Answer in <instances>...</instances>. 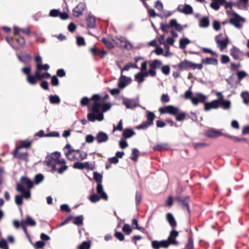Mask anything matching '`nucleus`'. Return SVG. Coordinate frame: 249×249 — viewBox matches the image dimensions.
I'll return each instance as SVG.
<instances>
[{"mask_svg":"<svg viewBox=\"0 0 249 249\" xmlns=\"http://www.w3.org/2000/svg\"><path fill=\"white\" fill-rule=\"evenodd\" d=\"M108 98L107 94H106L104 97H100L96 94L92 96L91 99L94 103L91 109H89L91 112L89 113L87 116L89 121L94 122L96 120L101 121L104 119L103 112L107 111L111 107L110 103L106 102Z\"/></svg>","mask_w":249,"mask_h":249,"instance_id":"nucleus-1","label":"nucleus"},{"mask_svg":"<svg viewBox=\"0 0 249 249\" xmlns=\"http://www.w3.org/2000/svg\"><path fill=\"white\" fill-rule=\"evenodd\" d=\"M36 62V71L34 74H31V68L24 67L22 69V72L26 75V80L31 85H35L37 82L43 78H47V72L41 73L42 70H47V64L43 65L41 56H36L34 58Z\"/></svg>","mask_w":249,"mask_h":249,"instance_id":"nucleus-2","label":"nucleus"},{"mask_svg":"<svg viewBox=\"0 0 249 249\" xmlns=\"http://www.w3.org/2000/svg\"><path fill=\"white\" fill-rule=\"evenodd\" d=\"M67 169L66 161L64 159L61 158L60 153L55 152L49 156L48 170L52 172L57 171L58 174H62Z\"/></svg>","mask_w":249,"mask_h":249,"instance_id":"nucleus-3","label":"nucleus"},{"mask_svg":"<svg viewBox=\"0 0 249 249\" xmlns=\"http://www.w3.org/2000/svg\"><path fill=\"white\" fill-rule=\"evenodd\" d=\"M64 150L66 158L71 161L82 160L85 159L87 156L86 152L74 150L69 144L65 146Z\"/></svg>","mask_w":249,"mask_h":249,"instance_id":"nucleus-4","label":"nucleus"},{"mask_svg":"<svg viewBox=\"0 0 249 249\" xmlns=\"http://www.w3.org/2000/svg\"><path fill=\"white\" fill-rule=\"evenodd\" d=\"M96 193L91 195L89 197V199L92 203H95L99 201L100 199L104 200H107L108 196L104 191L102 184H97L96 187Z\"/></svg>","mask_w":249,"mask_h":249,"instance_id":"nucleus-5","label":"nucleus"},{"mask_svg":"<svg viewBox=\"0 0 249 249\" xmlns=\"http://www.w3.org/2000/svg\"><path fill=\"white\" fill-rule=\"evenodd\" d=\"M7 41L12 46L16 48L18 46L23 47L25 44L24 38L20 36H15L13 37L7 38Z\"/></svg>","mask_w":249,"mask_h":249,"instance_id":"nucleus-6","label":"nucleus"},{"mask_svg":"<svg viewBox=\"0 0 249 249\" xmlns=\"http://www.w3.org/2000/svg\"><path fill=\"white\" fill-rule=\"evenodd\" d=\"M222 34H219L215 37V40L217 44V47L220 49L221 51L226 49L229 43V38L226 37L221 38Z\"/></svg>","mask_w":249,"mask_h":249,"instance_id":"nucleus-7","label":"nucleus"},{"mask_svg":"<svg viewBox=\"0 0 249 249\" xmlns=\"http://www.w3.org/2000/svg\"><path fill=\"white\" fill-rule=\"evenodd\" d=\"M244 21V19L236 13L232 14L230 20V22L238 29H240L242 27V24Z\"/></svg>","mask_w":249,"mask_h":249,"instance_id":"nucleus-8","label":"nucleus"},{"mask_svg":"<svg viewBox=\"0 0 249 249\" xmlns=\"http://www.w3.org/2000/svg\"><path fill=\"white\" fill-rule=\"evenodd\" d=\"M159 112L161 114L170 113L176 115L178 112V109L173 106L169 105L160 107Z\"/></svg>","mask_w":249,"mask_h":249,"instance_id":"nucleus-9","label":"nucleus"},{"mask_svg":"<svg viewBox=\"0 0 249 249\" xmlns=\"http://www.w3.org/2000/svg\"><path fill=\"white\" fill-rule=\"evenodd\" d=\"M226 134L221 132L220 130H216L214 129H210L206 131L205 135L206 136L211 138H216L224 136Z\"/></svg>","mask_w":249,"mask_h":249,"instance_id":"nucleus-10","label":"nucleus"},{"mask_svg":"<svg viewBox=\"0 0 249 249\" xmlns=\"http://www.w3.org/2000/svg\"><path fill=\"white\" fill-rule=\"evenodd\" d=\"M178 232L173 229L170 232V235L166 241L168 242V246L169 245H178V242L176 240V237L178 236Z\"/></svg>","mask_w":249,"mask_h":249,"instance_id":"nucleus-11","label":"nucleus"},{"mask_svg":"<svg viewBox=\"0 0 249 249\" xmlns=\"http://www.w3.org/2000/svg\"><path fill=\"white\" fill-rule=\"evenodd\" d=\"M49 15L52 17H59L61 19L65 20L69 18L68 14L66 12H60L58 10L53 9L50 11Z\"/></svg>","mask_w":249,"mask_h":249,"instance_id":"nucleus-12","label":"nucleus"},{"mask_svg":"<svg viewBox=\"0 0 249 249\" xmlns=\"http://www.w3.org/2000/svg\"><path fill=\"white\" fill-rule=\"evenodd\" d=\"M207 97L204 94L197 93L193 97L191 98V101L194 105H197L198 103H205Z\"/></svg>","mask_w":249,"mask_h":249,"instance_id":"nucleus-13","label":"nucleus"},{"mask_svg":"<svg viewBox=\"0 0 249 249\" xmlns=\"http://www.w3.org/2000/svg\"><path fill=\"white\" fill-rule=\"evenodd\" d=\"M132 81L131 78L125 76L121 75L119 79L118 86L120 89H123Z\"/></svg>","mask_w":249,"mask_h":249,"instance_id":"nucleus-14","label":"nucleus"},{"mask_svg":"<svg viewBox=\"0 0 249 249\" xmlns=\"http://www.w3.org/2000/svg\"><path fill=\"white\" fill-rule=\"evenodd\" d=\"M220 106L218 101L213 100L210 102L204 103V110L206 111L213 109H217Z\"/></svg>","mask_w":249,"mask_h":249,"instance_id":"nucleus-15","label":"nucleus"},{"mask_svg":"<svg viewBox=\"0 0 249 249\" xmlns=\"http://www.w3.org/2000/svg\"><path fill=\"white\" fill-rule=\"evenodd\" d=\"M177 10L186 15L191 14L193 13V8L189 4L179 5L177 8Z\"/></svg>","mask_w":249,"mask_h":249,"instance_id":"nucleus-16","label":"nucleus"},{"mask_svg":"<svg viewBox=\"0 0 249 249\" xmlns=\"http://www.w3.org/2000/svg\"><path fill=\"white\" fill-rule=\"evenodd\" d=\"M86 5L84 3L80 2L73 9V15L74 16L78 17L82 14L83 11L86 8Z\"/></svg>","mask_w":249,"mask_h":249,"instance_id":"nucleus-17","label":"nucleus"},{"mask_svg":"<svg viewBox=\"0 0 249 249\" xmlns=\"http://www.w3.org/2000/svg\"><path fill=\"white\" fill-rule=\"evenodd\" d=\"M20 181V183H18L17 185H21L24 188V186H26L29 190L33 187V182L26 177H22Z\"/></svg>","mask_w":249,"mask_h":249,"instance_id":"nucleus-18","label":"nucleus"},{"mask_svg":"<svg viewBox=\"0 0 249 249\" xmlns=\"http://www.w3.org/2000/svg\"><path fill=\"white\" fill-rule=\"evenodd\" d=\"M152 246L154 249H160V248H166L168 247V243L165 240L160 241L154 240L152 242Z\"/></svg>","mask_w":249,"mask_h":249,"instance_id":"nucleus-19","label":"nucleus"},{"mask_svg":"<svg viewBox=\"0 0 249 249\" xmlns=\"http://www.w3.org/2000/svg\"><path fill=\"white\" fill-rule=\"evenodd\" d=\"M36 225V222L30 216H28L25 220H22L20 223V226L25 232H27L26 225L33 226Z\"/></svg>","mask_w":249,"mask_h":249,"instance_id":"nucleus-20","label":"nucleus"},{"mask_svg":"<svg viewBox=\"0 0 249 249\" xmlns=\"http://www.w3.org/2000/svg\"><path fill=\"white\" fill-rule=\"evenodd\" d=\"M13 29L14 34L16 36H18L20 32L27 35H30L31 34V31L29 28H20L18 27L14 26Z\"/></svg>","mask_w":249,"mask_h":249,"instance_id":"nucleus-21","label":"nucleus"},{"mask_svg":"<svg viewBox=\"0 0 249 249\" xmlns=\"http://www.w3.org/2000/svg\"><path fill=\"white\" fill-rule=\"evenodd\" d=\"M17 190L22 194V197L28 199L31 196L30 191L25 189L24 187H22L21 185H17Z\"/></svg>","mask_w":249,"mask_h":249,"instance_id":"nucleus-22","label":"nucleus"},{"mask_svg":"<svg viewBox=\"0 0 249 249\" xmlns=\"http://www.w3.org/2000/svg\"><path fill=\"white\" fill-rule=\"evenodd\" d=\"M123 104L127 108H134L137 106L136 101L132 99H124L123 100Z\"/></svg>","mask_w":249,"mask_h":249,"instance_id":"nucleus-23","label":"nucleus"},{"mask_svg":"<svg viewBox=\"0 0 249 249\" xmlns=\"http://www.w3.org/2000/svg\"><path fill=\"white\" fill-rule=\"evenodd\" d=\"M95 139L98 143L104 142L108 140V136L103 132H99L97 134Z\"/></svg>","mask_w":249,"mask_h":249,"instance_id":"nucleus-24","label":"nucleus"},{"mask_svg":"<svg viewBox=\"0 0 249 249\" xmlns=\"http://www.w3.org/2000/svg\"><path fill=\"white\" fill-rule=\"evenodd\" d=\"M225 2V0H212L210 6L214 10H218L219 9L220 5H223Z\"/></svg>","mask_w":249,"mask_h":249,"instance_id":"nucleus-25","label":"nucleus"},{"mask_svg":"<svg viewBox=\"0 0 249 249\" xmlns=\"http://www.w3.org/2000/svg\"><path fill=\"white\" fill-rule=\"evenodd\" d=\"M189 199V197H188V196L185 197H180L178 198L179 201L181 203V205L183 209H186L187 210V211L189 213H190V207H189V204H188Z\"/></svg>","mask_w":249,"mask_h":249,"instance_id":"nucleus-26","label":"nucleus"},{"mask_svg":"<svg viewBox=\"0 0 249 249\" xmlns=\"http://www.w3.org/2000/svg\"><path fill=\"white\" fill-rule=\"evenodd\" d=\"M230 54L235 59H239L241 56V51L236 47H232L230 51Z\"/></svg>","mask_w":249,"mask_h":249,"instance_id":"nucleus-27","label":"nucleus"},{"mask_svg":"<svg viewBox=\"0 0 249 249\" xmlns=\"http://www.w3.org/2000/svg\"><path fill=\"white\" fill-rule=\"evenodd\" d=\"M118 40L120 42V45L126 49L127 50H131L133 46L132 45L129 41L124 38H119Z\"/></svg>","mask_w":249,"mask_h":249,"instance_id":"nucleus-28","label":"nucleus"},{"mask_svg":"<svg viewBox=\"0 0 249 249\" xmlns=\"http://www.w3.org/2000/svg\"><path fill=\"white\" fill-rule=\"evenodd\" d=\"M73 168L78 169H89L90 168V166L89 163L88 162H76L74 163Z\"/></svg>","mask_w":249,"mask_h":249,"instance_id":"nucleus-29","label":"nucleus"},{"mask_svg":"<svg viewBox=\"0 0 249 249\" xmlns=\"http://www.w3.org/2000/svg\"><path fill=\"white\" fill-rule=\"evenodd\" d=\"M170 26L178 32H181L183 30L182 26L174 19L170 20Z\"/></svg>","mask_w":249,"mask_h":249,"instance_id":"nucleus-30","label":"nucleus"},{"mask_svg":"<svg viewBox=\"0 0 249 249\" xmlns=\"http://www.w3.org/2000/svg\"><path fill=\"white\" fill-rule=\"evenodd\" d=\"M192 62L185 60L181 62L178 65V67L180 69H191Z\"/></svg>","mask_w":249,"mask_h":249,"instance_id":"nucleus-31","label":"nucleus"},{"mask_svg":"<svg viewBox=\"0 0 249 249\" xmlns=\"http://www.w3.org/2000/svg\"><path fill=\"white\" fill-rule=\"evenodd\" d=\"M166 219L170 225L173 228L177 226V222L173 216V214L171 213H168L166 214Z\"/></svg>","mask_w":249,"mask_h":249,"instance_id":"nucleus-32","label":"nucleus"},{"mask_svg":"<svg viewBox=\"0 0 249 249\" xmlns=\"http://www.w3.org/2000/svg\"><path fill=\"white\" fill-rule=\"evenodd\" d=\"M202 63L208 65L212 64L213 65H217L218 64V61L215 58H206L202 59Z\"/></svg>","mask_w":249,"mask_h":249,"instance_id":"nucleus-33","label":"nucleus"},{"mask_svg":"<svg viewBox=\"0 0 249 249\" xmlns=\"http://www.w3.org/2000/svg\"><path fill=\"white\" fill-rule=\"evenodd\" d=\"M135 134V132L131 129H125L124 130L123 136L125 139L129 138Z\"/></svg>","mask_w":249,"mask_h":249,"instance_id":"nucleus-34","label":"nucleus"},{"mask_svg":"<svg viewBox=\"0 0 249 249\" xmlns=\"http://www.w3.org/2000/svg\"><path fill=\"white\" fill-rule=\"evenodd\" d=\"M199 25L201 28H206L209 25V20L207 17L201 18L199 21Z\"/></svg>","mask_w":249,"mask_h":249,"instance_id":"nucleus-35","label":"nucleus"},{"mask_svg":"<svg viewBox=\"0 0 249 249\" xmlns=\"http://www.w3.org/2000/svg\"><path fill=\"white\" fill-rule=\"evenodd\" d=\"M249 0H238L237 1V6L240 8L247 9L249 5Z\"/></svg>","mask_w":249,"mask_h":249,"instance_id":"nucleus-36","label":"nucleus"},{"mask_svg":"<svg viewBox=\"0 0 249 249\" xmlns=\"http://www.w3.org/2000/svg\"><path fill=\"white\" fill-rule=\"evenodd\" d=\"M191 41L187 38H181L179 40V48L181 49H185L186 45L190 44Z\"/></svg>","mask_w":249,"mask_h":249,"instance_id":"nucleus-37","label":"nucleus"},{"mask_svg":"<svg viewBox=\"0 0 249 249\" xmlns=\"http://www.w3.org/2000/svg\"><path fill=\"white\" fill-rule=\"evenodd\" d=\"M162 64L161 61L157 59L151 62L149 67L150 68L156 69L160 68Z\"/></svg>","mask_w":249,"mask_h":249,"instance_id":"nucleus-38","label":"nucleus"},{"mask_svg":"<svg viewBox=\"0 0 249 249\" xmlns=\"http://www.w3.org/2000/svg\"><path fill=\"white\" fill-rule=\"evenodd\" d=\"M220 105L224 109H229L231 107V103L230 101L223 99L220 102Z\"/></svg>","mask_w":249,"mask_h":249,"instance_id":"nucleus-39","label":"nucleus"},{"mask_svg":"<svg viewBox=\"0 0 249 249\" xmlns=\"http://www.w3.org/2000/svg\"><path fill=\"white\" fill-rule=\"evenodd\" d=\"M241 97L242 98L244 104L246 105L249 104V92L248 91L242 92L241 94Z\"/></svg>","mask_w":249,"mask_h":249,"instance_id":"nucleus-40","label":"nucleus"},{"mask_svg":"<svg viewBox=\"0 0 249 249\" xmlns=\"http://www.w3.org/2000/svg\"><path fill=\"white\" fill-rule=\"evenodd\" d=\"M168 145L166 143H159L154 146V149L158 151H162L167 149Z\"/></svg>","mask_w":249,"mask_h":249,"instance_id":"nucleus-41","label":"nucleus"},{"mask_svg":"<svg viewBox=\"0 0 249 249\" xmlns=\"http://www.w3.org/2000/svg\"><path fill=\"white\" fill-rule=\"evenodd\" d=\"M32 142L29 140H24L20 142L19 148H28L31 145Z\"/></svg>","mask_w":249,"mask_h":249,"instance_id":"nucleus-42","label":"nucleus"},{"mask_svg":"<svg viewBox=\"0 0 249 249\" xmlns=\"http://www.w3.org/2000/svg\"><path fill=\"white\" fill-rule=\"evenodd\" d=\"M88 26L89 28H93L95 26V18L92 16L89 15L87 18Z\"/></svg>","mask_w":249,"mask_h":249,"instance_id":"nucleus-43","label":"nucleus"},{"mask_svg":"<svg viewBox=\"0 0 249 249\" xmlns=\"http://www.w3.org/2000/svg\"><path fill=\"white\" fill-rule=\"evenodd\" d=\"M83 216L80 215L73 218V223L76 225H82L83 223Z\"/></svg>","mask_w":249,"mask_h":249,"instance_id":"nucleus-44","label":"nucleus"},{"mask_svg":"<svg viewBox=\"0 0 249 249\" xmlns=\"http://www.w3.org/2000/svg\"><path fill=\"white\" fill-rule=\"evenodd\" d=\"M146 116L147 119L146 121L151 125L153 124V121L155 117V114L153 112L148 111L147 112Z\"/></svg>","mask_w":249,"mask_h":249,"instance_id":"nucleus-45","label":"nucleus"},{"mask_svg":"<svg viewBox=\"0 0 249 249\" xmlns=\"http://www.w3.org/2000/svg\"><path fill=\"white\" fill-rule=\"evenodd\" d=\"M93 177L97 184H102V176L96 172H94Z\"/></svg>","mask_w":249,"mask_h":249,"instance_id":"nucleus-46","label":"nucleus"},{"mask_svg":"<svg viewBox=\"0 0 249 249\" xmlns=\"http://www.w3.org/2000/svg\"><path fill=\"white\" fill-rule=\"evenodd\" d=\"M135 79L139 84L142 83L144 79L143 77V75L142 74V71L137 73L135 75Z\"/></svg>","mask_w":249,"mask_h":249,"instance_id":"nucleus-47","label":"nucleus"},{"mask_svg":"<svg viewBox=\"0 0 249 249\" xmlns=\"http://www.w3.org/2000/svg\"><path fill=\"white\" fill-rule=\"evenodd\" d=\"M44 178V176L42 174H37L35 177V183L36 184L40 183L41 182L43 181Z\"/></svg>","mask_w":249,"mask_h":249,"instance_id":"nucleus-48","label":"nucleus"},{"mask_svg":"<svg viewBox=\"0 0 249 249\" xmlns=\"http://www.w3.org/2000/svg\"><path fill=\"white\" fill-rule=\"evenodd\" d=\"M49 99L52 104H59L60 101V98L57 95L50 96Z\"/></svg>","mask_w":249,"mask_h":249,"instance_id":"nucleus-49","label":"nucleus"},{"mask_svg":"<svg viewBox=\"0 0 249 249\" xmlns=\"http://www.w3.org/2000/svg\"><path fill=\"white\" fill-rule=\"evenodd\" d=\"M139 156V151L138 149L134 148L132 150L131 159L134 161H137Z\"/></svg>","mask_w":249,"mask_h":249,"instance_id":"nucleus-50","label":"nucleus"},{"mask_svg":"<svg viewBox=\"0 0 249 249\" xmlns=\"http://www.w3.org/2000/svg\"><path fill=\"white\" fill-rule=\"evenodd\" d=\"M90 248V243L89 242H83L79 247L78 249H89Z\"/></svg>","mask_w":249,"mask_h":249,"instance_id":"nucleus-51","label":"nucleus"},{"mask_svg":"<svg viewBox=\"0 0 249 249\" xmlns=\"http://www.w3.org/2000/svg\"><path fill=\"white\" fill-rule=\"evenodd\" d=\"M122 230L126 234H129L132 231V229L128 224H125L123 227Z\"/></svg>","mask_w":249,"mask_h":249,"instance_id":"nucleus-52","label":"nucleus"},{"mask_svg":"<svg viewBox=\"0 0 249 249\" xmlns=\"http://www.w3.org/2000/svg\"><path fill=\"white\" fill-rule=\"evenodd\" d=\"M170 71V67L168 65H164L161 68V71L163 74L168 75L169 74Z\"/></svg>","mask_w":249,"mask_h":249,"instance_id":"nucleus-53","label":"nucleus"},{"mask_svg":"<svg viewBox=\"0 0 249 249\" xmlns=\"http://www.w3.org/2000/svg\"><path fill=\"white\" fill-rule=\"evenodd\" d=\"M131 68L137 69L138 68V66L136 64H132V63H128L122 70L121 71L122 72L124 71H128Z\"/></svg>","mask_w":249,"mask_h":249,"instance_id":"nucleus-54","label":"nucleus"},{"mask_svg":"<svg viewBox=\"0 0 249 249\" xmlns=\"http://www.w3.org/2000/svg\"><path fill=\"white\" fill-rule=\"evenodd\" d=\"M17 158L19 159H22L25 161H27L28 160V154L27 152L19 153L17 156Z\"/></svg>","mask_w":249,"mask_h":249,"instance_id":"nucleus-55","label":"nucleus"},{"mask_svg":"<svg viewBox=\"0 0 249 249\" xmlns=\"http://www.w3.org/2000/svg\"><path fill=\"white\" fill-rule=\"evenodd\" d=\"M162 103H168L170 101V98L167 94H163L160 98Z\"/></svg>","mask_w":249,"mask_h":249,"instance_id":"nucleus-56","label":"nucleus"},{"mask_svg":"<svg viewBox=\"0 0 249 249\" xmlns=\"http://www.w3.org/2000/svg\"><path fill=\"white\" fill-rule=\"evenodd\" d=\"M151 124H149V123H148L147 121H146L145 122H143L140 125L137 126L136 127V128L138 129H145L147 128Z\"/></svg>","mask_w":249,"mask_h":249,"instance_id":"nucleus-57","label":"nucleus"},{"mask_svg":"<svg viewBox=\"0 0 249 249\" xmlns=\"http://www.w3.org/2000/svg\"><path fill=\"white\" fill-rule=\"evenodd\" d=\"M247 75L248 74L244 71H239L237 73V76L239 80H241Z\"/></svg>","mask_w":249,"mask_h":249,"instance_id":"nucleus-58","label":"nucleus"},{"mask_svg":"<svg viewBox=\"0 0 249 249\" xmlns=\"http://www.w3.org/2000/svg\"><path fill=\"white\" fill-rule=\"evenodd\" d=\"M203 68V65L202 64H196L192 62L191 68V69L195 70H201Z\"/></svg>","mask_w":249,"mask_h":249,"instance_id":"nucleus-59","label":"nucleus"},{"mask_svg":"<svg viewBox=\"0 0 249 249\" xmlns=\"http://www.w3.org/2000/svg\"><path fill=\"white\" fill-rule=\"evenodd\" d=\"M155 6L160 11H162L163 9V4L159 0L156 1Z\"/></svg>","mask_w":249,"mask_h":249,"instance_id":"nucleus-60","label":"nucleus"},{"mask_svg":"<svg viewBox=\"0 0 249 249\" xmlns=\"http://www.w3.org/2000/svg\"><path fill=\"white\" fill-rule=\"evenodd\" d=\"M213 29L216 31H218L221 28L220 22L217 20H214L213 22Z\"/></svg>","mask_w":249,"mask_h":249,"instance_id":"nucleus-61","label":"nucleus"},{"mask_svg":"<svg viewBox=\"0 0 249 249\" xmlns=\"http://www.w3.org/2000/svg\"><path fill=\"white\" fill-rule=\"evenodd\" d=\"M15 202L18 205L22 204V196L20 195H17L15 196Z\"/></svg>","mask_w":249,"mask_h":249,"instance_id":"nucleus-62","label":"nucleus"},{"mask_svg":"<svg viewBox=\"0 0 249 249\" xmlns=\"http://www.w3.org/2000/svg\"><path fill=\"white\" fill-rule=\"evenodd\" d=\"M230 60L229 57L227 55L223 54L221 56V62L223 64L228 63Z\"/></svg>","mask_w":249,"mask_h":249,"instance_id":"nucleus-63","label":"nucleus"},{"mask_svg":"<svg viewBox=\"0 0 249 249\" xmlns=\"http://www.w3.org/2000/svg\"><path fill=\"white\" fill-rule=\"evenodd\" d=\"M152 52L155 53L157 55H160L163 53V50L162 48L160 46H157L154 51Z\"/></svg>","mask_w":249,"mask_h":249,"instance_id":"nucleus-64","label":"nucleus"}]
</instances>
